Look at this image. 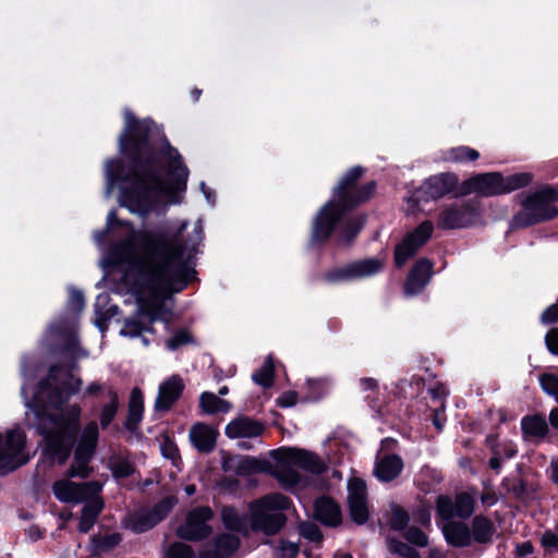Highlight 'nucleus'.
<instances>
[{
	"mask_svg": "<svg viewBox=\"0 0 558 558\" xmlns=\"http://www.w3.org/2000/svg\"><path fill=\"white\" fill-rule=\"evenodd\" d=\"M549 422L555 428H558V408L551 410L549 414Z\"/></svg>",
	"mask_w": 558,
	"mask_h": 558,
	"instance_id": "62",
	"label": "nucleus"
},
{
	"mask_svg": "<svg viewBox=\"0 0 558 558\" xmlns=\"http://www.w3.org/2000/svg\"><path fill=\"white\" fill-rule=\"evenodd\" d=\"M268 464L265 461L255 458H242L236 464V473L239 475H246L259 472H267Z\"/></svg>",
	"mask_w": 558,
	"mask_h": 558,
	"instance_id": "29",
	"label": "nucleus"
},
{
	"mask_svg": "<svg viewBox=\"0 0 558 558\" xmlns=\"http://www.w3.org/2000/svg\"><path fill=\"white\" fill-rule=\"evenodd\" d=\"M543 390L554 397L558 403V377L551 374H544L539 377Z\"/></svg>",
	"mask_w": 558,
	"mask_h": 558,
	"instance_id": "43",
	"label": "nucleus"
},
{
	"mask_svg": "<svg viewBox=\"0 0 558 558\" xmlns=\"http://www.w3.org/2000/svg\"><path fill=\"white\" fill-rule=\"evenodd\" d=\"M265 426L248 416H239L226 425L225 433L230 439L259 437Z\"/></svg>",
	"mask_w": 558,
	"mask_h": 558,
	"instance_id": "15",
	"label": "nucleus"
},
{
	"mask_svg": "<svg viewBox=\"0 0 558 558\" xmlns=\"http://www.w3.org/2000/svg\"><path fill=\"white\" fill-rule=\"evenodd\" d=\"M252 532L264 535H275L279 532L280 525H251Z\"/></svg>",
	"mask_w": 558,
	"mask_h": 558,
	"instance_id": "53",
	"label": "nucleus"
},
{
	"mask_svg": "<svg viewBox=\"0 0 558 558\" xmlns=\"http://www.w3.org/2000/svg\"><path fill=\"white\" fill-rule=\"evenodd\" d=\"M366 500V484L361 478H351L348 483V502Z\"/></svg>",
	"mask_w": 558,
	"mask_h": 558,
	"instance_id": "36",
	"label": "nucleus"
},
{
	"mask_svg": "<svg viewBox=\"0 0 558 558\" xmlns=\"http://www.w3.org/2000/svg\"><path fill=\"white\" fill-rule=\"evenodd\" d=\"M547 349L558 355V328L550 329L545 337Z\"/></svg>",
	"mask_w": 558,
	"mask_h": 558,
	"instance_id": "50",
	"label": "nucleus"
},
{
	"mask_svg": "<svg viewBox=\"0 0 558 558\" xmlns=\"http://www.w3.org/2000/svg\"><path fill=\"white\" fill-rule=\"evenodd\" d=\"M162 558H195V553L191 546L174 542L163 548Z\"/></svg>",
	"mask_w": 558,
	"mask_h": 558,
	"instance_id": "32",
	"label": "nucleus"
},
{
	"mask_svg": "<svg viewBox=\"0 0 558 558\" xmlns=\"http://www.w3.org/2000/svg\"><path fill=\"white\" fill-rule=\"evenodd\" d=\"M160 450L163 454V457L174 460L177 458V448L175 446L168 440H165L161 446Z\"/></svg>",
	"mask_w": 558,
	"mask_h": 558,
	"instance_id": "55",
	"label": "nucleus"
},
{
	"mask_svg": "<svg viewBox=\"0 0 558 558\" xmlns=\"http://www.w3.org/2000/svg\"><path fill=\"white\" fill-rule=\"evenodd\" d=\"M279 465L271 471L274 477L286 488L295 486L300 482L296 468L312 473H322L326 465L316 454L301 449H282L279 451Z\"/></svg>",
	"mask_w": 558,
	"mask_h": 558,
	"instance_id": "5",
	"label": "nucleus"
},
{
	"mask_svg": "<svg viewBox=\"0 0 558 558\" xmlns=\"http://www.w3.org/2000/svg\"><path fill=\"white\" fill-rule=\"evenodd\" d=\"M214 517V513L209 507H197L193 509L187 517L186 523H206L207 521L211 520Z\"/></svg>",
	"mask_w": 558,
	"mask_h": 558,
	"instance_id": "42",
	"label": "nucleus"
},
{
	"mask_svg": "<svg viewBox=\"0 0 558 558\" xmlns=\"http://www.w3.org/2000/svg\"><path fill=\"white\" fill-rule=\"evenodd\" d=\"M210 525H179L175 533L180 538L201 542L211 535Z\"/></svg>",
	"mask_w": 558,
	"mask_h": 558,
	"instance_id": "25",
	"label": "nucleus"
},
{
	"mask_svg": "<svg viewBox=\"0 0 558 558\" xmlns=\"http://www.w3.org/2000/svg\"><path fill=\"white\" fill-rule=\"evenodd\" d=\"M314 517L319 523H340L341 512L339 506L329 498H319L315 501Z\"/></svg>",
	"mask_w": 558,
	"mask_h": 558,
	"instance_id": "21",
	"label": "nucleus"
},
{
	"mask_svg": "<svg viewBox=\"0 0 558 558\" xmlns=\"http://www.w3.org/2000/svg\"><path fill=\"white\" fill-rule=\"evenodd\" d=\"M81 386L82 380L68 369L52 368L38 387H32L28 379L22 387L26 423L44 436L43 456L51 463L62 464L70 457L81 408L66 401Z\"/></svg>",
	"mask_w": 558,
	"mask_h": 558,
	"instance_id": "3",
	"label": "nucleus"
},
{
	"mask_svg": "<svg viewBox=\"0 0 558 558\" xmlns=\"http://www.w3.org/2000/svg\"><path fill=\"white\" fill-rule=\"evenodd\" d=\"M125 126L120 135L121 151L134 149L143 165H136L133 173L121 180L120 205L131 213L146 214L156 204L181 203L186 189L189 169L181 156L162 138L161 154L151 146V137L159 135L157 125L149 119L136 121L130 110H124Z\"/></svg>",
	"mask_w": 558,
	"mask_h": 558,
	"instance_id": "2",
	"label": "nucleus"
},
{
	"mask_svg": "<svg viewBox=\"0 0 558 558\" xmlns=\"http://www.w3.org/2000/svg\"><path fill=\"white\" fill-rule=\"evenodd\" d=\"M199 408L206 414L228 413L232 405L211 392H203L199 397Z\"/></svg>",
	"mask_w": 558,
	"mask_h": 558,
	"instance_id": "22",
	"label": "nucleus"
},
{
	"mask_svg": "<svg viewBox=\"0 0 558 558\" xmlns=\"http://www.w3.org/2000/svg\"><path fill=\"white\" fill-rule=\"evenodd\" d=\"M480 154L477 150L465 146L450 148L444 153L442 160L450 162H464L466 160H476Z\"/></svg>",
	"mask_w": 558,
	"mask_h": 558,
	"instance_id": "28",
	"label": "nucleus"
},
{
	"mask_svg": "<svg viewBox=\"0 0 558 558\" xmlns=\"http://www.w3.org/2000/svg\"><path fill=\"white\" fill-rule=\"evenodd\" d=\"M199 558H227L220 550L216 547L215 549H204L199 554Z\"/></svg>",
	"mask_w": 558,
	"mask_h": 558,
	"instance_id": "57",
	"label": "nucleus"
},
{
	"mask_svg": "<svg viewBox=\"0 0 558 558\" xmlns=\"http://www.w3.org/2000/svg\"><path fill=\"white\" fill-rule=\"evenodd\" d=\"M522 432L525 438H542L546 435L548 427L542 416H526L521 422Z\"/></svg>",
	"mask_w": 558,
	"mask_h": 558,
	"instance_id": "23",
	"label": "nucleus"
},
{
	"mask_svg": "<svg viewBox=\"0 0 558 558\" xmlns=\"http://www.w3.org/2000/svg\"><path fill=\"white\" fill-rule=\"evenodd\" d=\"M109 398L110 401L107 405L104 407L100 415V424L104 428L110 424L119 405L118 396L114 391H109Z\"/></svg>",
	"mask_w": 558,
	"mask_h": 558,
	"instance_id": "38",
	"label": "nucleus"
},
{
	"mask_svg": "<svg viewBox=\"0 0 558 558\" xmlns=\"http://www.w3.org/2000/svg\"><path fill=\"white\" fill-rule=\"evenodd\" d=\"M518 551L520 556L529 555L532 553V545L530 543H524L518 546Z\"/></svg>",
	"mask_w": 558,
	"mask_h": 558,
	"instance_id": "60",
	"label": "nucleus"
},
{
	"mask_svg": "<svg viewBox=\"0 0 558 558\" xmlns=\"http://www.w3.org/2000/svg\"><path fill=\"white\" fill-rule=\"evenodd\" d=\"M456 515L459 519H466L474 510V500L468 494H460L454 499Z\"/></svg>",
	"mask_w": 558,
	"mask_h": 558,
	"instance_id": "34",
	"label": "nucleus"
},
{
	"mask_svg": "<svg viewBox=\"0 0 558 558\" xmlns=\"http://www.w3.org/2000/svg\"><path fill=\"white\" fill-rule=\"evenodd\" d=\"M433 223L425 220L413 232L409 233L399 245H397L395 251V263L397 267H402L407 260L429 240L433 234Z\"/></svg>",
	"mask_w": 558,
	"mask_h": 558,
	"instance_id": "13",
	"label": "nucleus"
},
{
	"mask_svg": "<svg viewBox=\"0 0 558 558\" xmlns=\"http://www.w3.org/2000/svg\"><path fill=\"white\" fill-rule=\"evenodd\" d=\"M361 385L364 389H374L376 387V381L372 378H364L361 380Z\"/></svg>",
	"mask_w": 558,
	"mask_h": 558,
	"instance_id": "63",
	"label": "nucleus"
},
{
	"mask_svg": "<svg viewBox=\"0 0 558 558\" xmlns=\"http://www.w3.org/2000/svg\"><path fill=\"white\" fill-rule=\"evenodd\" d=\"M379 258H367L335 269L327 275L330 282H342L366 278L377 274L383 267Z\"/></svg>",
	"mask_w": 558,
	"mask_h": 558,
	"instance_id": "14",
	"label": "nucleus"
},
{
	"mask_svg": "<svg viewBox=\"0 0 558 558\" xmlns=\"http://www.w3.org/2000/svg\"><path fill=\"white\" fill-rule=\"evenodd\" d=\"M542 544L546 549L558 550V535L553 532H546L542 537Z\"/></svg>",
	"mask_w": 558,
	"mask_h": 558,
	"instance_id": "51",
	"label": "nucleus"
},
{
	"mask_svg": "<svg viewBox=\"0 0 558 558\" xmlns=\"http://www.w3.org/2000/svg\"><path fill=\"white\" fill-rule=\"evenodd\" d=\"M239 538L232 532H227L218 535L215 538V546L226 557L231 556L239 547Z\"/></svg>",
	"mask_w": 558,
	"mask_h": 558,
	"instance_id": "30",
	"label": "nucleus"
},
{
	"mask_svg": "<svg viewBox=\"0 0 558 558\" xmlns=\"http://www.w3.org/2000/svg\"><path fill=\"white\" fill-rule=\"evenodd\" d=\"M299 554V545L293 542L280 541L276 555L277 558H296Z\"/></svg>",
	"mask_w": 558,
	"mask_h": 558,
	"instance_id": "45",
	"label": "nucleus"
},
{
	"mask_svg": "<svg viewBox=\"0 0 558 558\" xmlns=\"http://www.w3.org/2000/svg\"><path fill=\"white\" fill-rule=\"evenodd\" d=\"M250 512L255 523H286L293 519L294 509L288 497L270 494L251 502Z\"/></svg>",
	"mask_w": 558,
	"mask_h": 558,
	"instance_id": "8",
	"label": "nucleus"
},
{
	"mask_svg": "<svg viewBox=\"0 0 558 558\" xmlns=\"http://www.w3.org/2000/svg\"><path fill=\"white\" fill-rule=\"evenodd\" d=\"M69 306L76 313L81 312L84 307V296L78 290H71L69 298Z\"/></svg>",
	"mask_w": 558,
	"mask_h": 558,
	"instance_id": "49",
	"label": "nucleus"
},
{
	"mask_svg": "<svg viewBox=\"0 0 558 558\" xmlns=\"http://www.w3.org/2000/svg\"><path fill=\"white\" fill-rule=\"evenodd\" d=\"M532 181V175L526 172L502 177L498 172L477 174L463 183V193L481 196H496L510 193L524 187Z\"/></svg>",
	"mask_w": 558,
	"mask_h": 558,
	"instance_id": "7",
	"label": "nucleus"
},
{
	"mask_svg": "<svg viewBox=\"0 0 558 558\" xmlns=\"http://www.w3.org/2000/svg\"><path fill=\"white\" fill-rule=\"evenodd\" d=\"M221 519L223 523H236L239 521V515L233 508L225 507L221 510Z\"/></svg>",
	"mask_w": 558,
	"mask_h": 558,
	"instance_id": "52",
	"label": "nucleus"
},
{
	"mask_svg": "<svg viewBox=\"0 0 558 558\" xmlns=\"http://www.w3.org/2000/svg\"><path fill=\"white\" fill-rule=\"evenodd\" d=\"M550 471H551V480L558 484V460H553L550 462Z\"/></svg>",
	"mask_w": 558,
	"mask_h": 558,
	"instance_id": "59",
	"label": "nucleus"
},
{
	"mask_svg": "<svg viewBox=\"0 0 558 558\" xmlns=\"http://www.w3.org/2000/svg\"><path fill=\"white\" fill-rule=\"evenodd\" d=\"M393 532L403 536L409 543L425 547L427 546V536L417 525H392Z\"/></svg>",
	"mask_w": 558,
	"mask_h": 558,
	"instance_id": "26",
	"label": "nucleus"
},
{
	"mask_svg": "<svg viewBox=\"0 0 558 558\" xmlns=\"http://www.w3.org/2000/svg\"><path fill=\"white\" fill-rule=\"evenodd\" d=\"M388 511L390 514L391 523H408L410 520L408 512L399 505L391 504Z\"/></svg>",
	"mask_w": 558,
	"mask_h": 558,
	"instance_id": "47",
	"label": "nucleus"
},
{
	"mask_svg": "<svg viewBox=\"0 0 558 558\" xmlns=\"http://www.w3.org/2000/svg\"><path fill=\"white\" fill-rule=\"evenodd\" d=\"M403 469V462L396 454L378 457L374 474L381 482H390L399 476Z\"/></svg>",
	"mask_w": 558,
	"mask_h": 558,
	"instance_id": "20",
	"label": "nucleus"
},
{
	"mask_svg": "<svg viewBox=\"0 0 558 558\" xmlns=\"http://www.w3.org/2000/svg\"><path fill=\"white\" fill-rule=\"evenodd\" d=\"M351 518L355 523H365L368 519V508L366 500L349 502Z\"/></svg>",
	"mask_w": 558,
	"mask_h": 558,
	"instance_id": "40",
	"label": "nucleus"
},
{
	"mask_svg": "<svg viewBox=\"0 0 558 558\" xmlns=\"http://www.w3.org/2000/svg\"><path fill=\"white\" fill-rule=\"evenodd\" d=\"M121 169V162L119 160L108 161L106 163V179H107V189L106 196H110L112 190L119 181V175L116 174L117 171Z\"/></svg>",
	"mask_w": 558,
	"mask_h": 558,
	"instance_id": "41",
	"label": "nucleus"
},
{
	"mask_svg": "<svg viewBox=\"0 0 558 558\" xmlns=\"http://www.w3.org/2000/svg\"><path fill=\"white\" fill-rule=\"evenodd\" d=\"M433 265L428 259H420L412 268L404 290L408 295H413L421 291L429 281Z\"/></svg>",
	"mask_w": 558,
	"mask_h": 558,
	"instance_id": "19",
	"label": "nucleus"
},
{
	"mask_svg": "<svg viewBox=\"0 0 558 558\" xmlns=\"http://www.w3.org/2000/svg\"><path fill=\"white\" fill-rule=\"evenodd\" d=\"M102 509V501L99 498H93L87 501L82 511L81 523H93Z\"/></svg>",
	"mask_w": 558,
	"mask_h": 558,
	"instance_id": "37",
	"label": "nucleus"
},
{
	"mask_svg": "<svg viewBox=\"0 0 558 558\" xmlns=\"http://www.w3.org/2000/svg\"><path fill=\"white\" fill-rule=\"evenodd\" d=\"M480 219L476 206L470 203H460L442 209L438 219V227L442 229L468 228Z\"/></svg>",
	"mask_w": 558,
	"mask_h": 558,
	"instance_id": "12",
	"label": "nucleus"
},
{
	"mask_svg": "<svg viewBox=\"0 0 558 558\" xmlns=\"http://www.w3.org/2000/svg\"><path fill=\"white\" fill-rule=\"evenodd\" d=\"M191 340L192 338L186 330H179L167 341V348L174 351L181 345L191 342Z\"/></svg>",
	"mask_w": 558,
	"mask_h": 558,
	"instance_id": "46",
	"label": "nucleus"
},
{
	"mask_svg": "<svg viewBox=\"0 0 558 558\" xmlns=\"http://www.w3.org/2000/svg\"><path fill=\"white\" fill-rule=\"evenodd\" d=\"M362 173L363 169L355 167L341 179L332 194V198L319 210L315 218L313 228L314 240L327 239L344 209L366 201L373 194L374 183H368L360 189L355 186V182Z\"/></svg>",
	"mask_w": 558,
	"mask_h": 558,
	"instance_id": "4",
	"label": "nucleus"
},
{
	"mask_svg": "<svg viewBox=\"0 0 558 558\" xmlns=\"http://www.w3.org/2000/svg\"><path fill=\"white\" fill-rule=\"evenodd\" d=\"M218 430L205 423H195L189 433L192 445L201 452H210L216 445Z\"/></svg>",
	"mask_w": 558,
	"mask_h": 558,
	"instance_id": "17",
	"label": "nucleus"
},
{
	"mask_svg": "<svg viewBox=\"0 0 558 558\" xmlns=\"http://www.w3.org/2000/svg\"><path fill=\"white\" fill-rule=\"evenodd\" d=\"M387 545L391 553L397 554L404 558H418L416 550L408 546L407 544L398 541L395 535L387 536Z\"/></svg>",
	"mask_w": 558,
	"mask_h": 558,
	"instance_id": "35",
	"label": "nucleus"
},
{
	"mask_svg": "<svg viewBox=\"0 0 558 558\" xmlns=\"http://www.w3.org/2000/svg\"><path fill=\"white\" fill-rule=\"evenodd\" d=\"M26 533L32 541H36L41 536V531L38 525H29Z\"/></svg>",
	"mask_w": 558,
	"mask_h": 558,
	"instance_id": "58",
	"label": "nucleus"
},
{
	"mask_svg": "<svg viewBox=\"0 0 558 558\" xmlns=\"http://www.w3.org/2000/svg\"><path fill=\"white\" fill-rule=\"evenodd\" d=\"M144 409V398L143 392L140 388L135 387L132 389L130 402H129V417H128V426L133 428L136 426L143 415Z\"/></svg>",
	"mask_w": 558,
	"mask_h": 558,
	"instance_id": "24",
	"label": "nucleus"
},
{
	"mask_svg": "<svg viewBox=\"0 0 558 558\" xmlns=\"http://www.w3.org/2000/svg\"><path fill=\"white\" fill-rule=\"evenodd\" d=\"M502 459V452L499 447H493V457L489 460V466L493 470L498 471L500 469Z\"/></svg>",
	"mask_w": 558,
	"mask_h": 558,
	"instance_id": "56",
	"label": "nucleus"
},
{
	"mask_svg": "<svg viewBox=\"0 0 558 558\" xmlns=\"http://www.w3.org/2000/svg\"><path fill=\"white\" fill-rule=\"evenodd\" d=\"M201 190L204 193L206 199L214 204V199H211L213 193L207 189L206 184L204 182L201 183Z\"/></svg>",
	"mask_w": 558,
	"mask_h": 558,
	"instance_id": "64",
	"label": "nucleus"
},
{
	"mask_svg": "<svg viewBox=\"0 0 558 558\" xmlns=\"http://www.w3.org/2000/svg\"><path fill=\"white\" fill-rule=\"evenodd\" d=\"M183 389L184 383L179 375H173L162 381L155 401V409L157 411H168L180 398Z\"/></svg>",
	"mask_w": 558,
	"mask_h": 558,
	"instance_id": "16",
	"label": "nucleus"
},
{
	"mask_svg": "<svg viewBox=\"0 0 558 558\" xmlns=\"http://www.w3.org/2000/svg\"><path fill=\"white\" fill-rule=\"evenodd\" d=\"M558 201V186H545L522 202V209L512 218V228H525L546 219L555 218L558 209L554 203Z\"/></svg>",
	"mask_w": 558,
	"mask_h": 558,
	"instance_id": "6",
	"label": "nucleus"
},
{
	"mask_svg": "<svg viewBox=\"0 0 558 558\" xmlns=\"http://www.w3.org/2000/svg\"><path fill=\"white\" fill-rule=\"evenodd\" d=\"M442 525V534L452 546H468L473 541L488 542L494 531L492 525Z\"/></svg>",
	"mask_w": 558,
	"mask_h": 558,
	"instance_id": "11",
	"label": "nucleus"
},
{
	"mask_svg": "<svg viewBox=\"0 0 558 558\" xmlns=\"http://www.w3.org/2000/svg\"><path fill=\"white\" fill-rule=\"evenodd\" d=\"M98 434V426L95 422H90L84 427L74 451V462L69 470L70 476H88L90 472L88 463L94 456Z\"/></svg>",
	"mask_w": 558,
	"mask_h": 558,
	"instance_id": "9",
	"label": "nucleus"
},
{
	"mask_svg": "<svg viewBox=\"0 0 558 558\" xmlns=\"http://www.w3.org/2000/svg\"><path fill=\"white\" fill-rule=\"evenodd\" d=\"M437 512L442 520H451L457 518L454 501L447 496H439L437 498Z\"/></svg>",
	"mask_w": 558,
	"mask_h": 558,
	"instance_id": "39",
	"label": "nucleus"
},
{
	"mask_svg": "<svg viewBox=\"0 0 558 558\" xmlns=\"http://www.w3.org/2000/svg\"><path fill=\"white\" fill-rule=\"evenodd\" d=\"M100 390H101V386L98 383H93L86 388L85 393L86 395H95V393L99 392Z\"/></svg>",
	"mask_w": 558,
	"mask_h": 558,
	"instance_id": "61",
	"label": "nucleus"
},
{
	"mask_svg": "<svg viewBox=\"0 0 558 558\" xmlns=\"http://www.w3.org/2000/svg\"><path fill=\"white\" fill-rule=\"evenodd\" d=\"M122 539L118 532H105L92 537V545L95 551H107L116 547Z\"/></svg>",
	"mask_w": 558,
	"mask_h": 558,
	"instance_id": "27",
	"label": "nucleus"
},
{
	"mask_svg": "<svg viewBox=\"0 0 558 558\" xmlns=\"http://www.w3.org/2000/svg\"><path fill=\"white\" fill-rule=\"evenodd\" d=\"M171 508L172 501L170 499L162 500L155 507L150 519L153 521L163 520L166 514L171 510Z\"/></svg>",
	"mask_w": 558,
	"mask_h": 558,
	"instance_id": "48",
	"label": "nucleus"
},
{
	"mask_svg": "<svg viewBox=\"0 0 558 558\" xmlns=\"http://www.w3.org/2000/svg\"><path fill=\"white\" fill-rule=\"evenodd\" d=\"M487 442L492 449L493 447H499L504 459L512 458L517 453V447L512 441H499L496 436H489Z\"/></svg>",
	"mask_w": 558,
	"mask_h": 558,
	"instance_id": "44",
	"label": "nucleus"
},
{
	"mask_svg": "<svg viewBox=\"0 0 558 558\" xmlns=\"http://www.w3.org/2000/svg\"><path fill=\"white\" fill-rule=\"evenodd\" d=\"M187 226L189 222L182 220L169 223L155 233L135 231L129 223L117 221L116 211L111 210L106 230L94 234L97 243L102 242L109 231L124 236L102 260L105 268L125 264L137 271L136 316L125 320L121 336L141 337L143 345L147 347L149 341L142 333L151 331L150 326L155 320L166 319L167 296L186 286L184 260L192 257L204 238L202 221H196L193 231L184 235Z\"/></svg>",
	"mask_w": 558,
	"mask_h": 558,
	"instance_id": "1",
	"label": "nucleus"
},
{
	"mask_svg": "<svg viewBox=\"0 0 558 558\" xmlns=\"http://www.w3.org/2000/svg\"><path fill=\"white\" fill-rule=\"evenodd\" d=\"M458 179L453 173H440L428 178L424 184L408 198L407 211L414 214L421 201L436 199L450 193L457 185Z\"/></svg>",
	"mask_w": 558,
	"mask_h": 558,
	"instance_id": "10",
	"label": "nucleus"
},
{
	"mask_svg": "<svg viewBox=\"0 0 558 558\" xmlns=\"http://www.w3.org/2000/svg\"><path fill=\"white\" fill-rule=\"evenodd\" d=\"M90 485L78 484L70 480H60L53 484L54 496L63 502H78L83 500L90 489Z\"/></svg>",
	"mask_w": 558,
	"mask_h": 558,
	"instance_id": "18",
	"label": "nucleus"
},
{
	"mask_svg": "<svg viewBox=\"0 0 558 558\" xmlns=\"http://www.w3.org/2000/svg\"><path fill=\"white\" fill-rule=\"evenodd\" d=\"M253 380L265 388H268L272 385L274 381V362L270 356H268L260 368L253 374Z\"/></svg>",
	"mask_w": 558,
	"mask_h": 558,
	"instance_id": "31",
	"label": "nucleus"
},
{
	"mask_svg": "<svg viewBox=\"0 0 558 558\" xmlns=\"http://www.w3.org/2000/svg\"><path fill=\"white\" fill-rule=\"evenodd\" d=\"M296 399L295 392L288 391L278 399V404L283 408L292 407L296 403Z\"/></svg>",
	"mask_w": 558,
	"mask_h": 558,
	"instance_id": "54",
	"label": "nucleus"
},
{
	"mask_svg": "<svg viewBox=\"0 0 558 558\" xmlns=\"http://www.w3.org/2000/svg\"><path fill=\"white\" fill-rule=\"evenodd\" d=\"M296 533L307 543L319 546L324 539L323 532L318 525H295Z\"/></svg>",
	"mask_w": 558,
	"mask_h": 558,
	"instance_id": "33",
	"label": "nucleus"
}]
</instances>
